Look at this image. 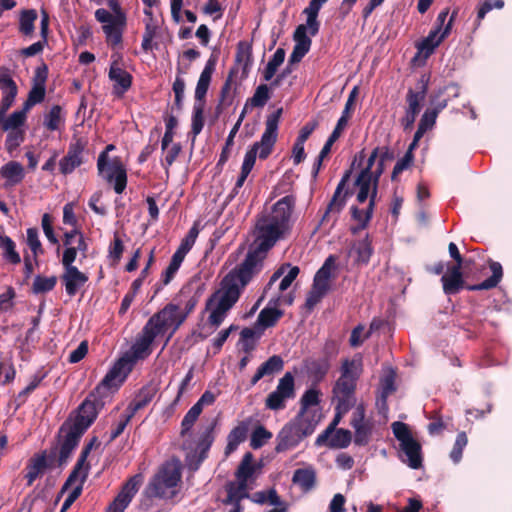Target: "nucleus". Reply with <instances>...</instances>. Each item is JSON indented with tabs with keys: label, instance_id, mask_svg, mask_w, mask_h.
Returning a JSON list of instances; mask_svg holds the SVG:
<instances>
[{
	"label": "nucleus",
	"instance_id": "f704fd0d",
	"mask_svg": "<svg viewBox=\"0 0 512 512\" xmlns=\"http://www.w3.org/2000/svg\"><path fill=\"white\" fill-rule=\"evenodd\" d=\"M374 205H375V191L372 194H370L369 204L366 209H359L357 207H352V209H351L352 217L354 220H356L358 222L357 226L351 227V232L353 234H357L360 230L364 229L368 225V223L372 217Z\"/></svg>",
	"mask_w": 512,
	"mask_h": 512
},
{
	"label": "nucleus",
	"instance_id": "338daca9",
	"mask_svg": "<svg viewBox=\"0 0 512 512\" xmlns=\"http://www.w3.org/2000/svg\"><path fill=\"white\" fill-rule=\"evenodd\" d=\"M8 132L5 146L7 151L12 154L14 150H16L20 144L24 141V131L23 130H6Z\"/></svg>",
	"mask_w": 512,
	"mask_h": 512
},
{
	"label": "nucleus",
	"instance_id": "3c124183",
	"mask_svg": "<svg viewBox=\"0 0 512 512\" xmlns=\"http://www.w3.org/2000/svg\"><path fill=\"white\" fill-rule=\"evenodd\" d=\"M86 479H87V475H85V472L83 474L80 473L76 482L74 484L70 485V487H72V486H74V487L71 490V492L69 493V495L67 496V498L65 499V501L63 502L61 512H66L71 507V505L76 501V499L81 495L82 489H83V484L86 481ZM68 488H69V486L64 490V492Z\"/></svg>",
	"mask_w": 512,
	"mask_h": 512
},
{
	"label": "nucleus",
	"instance_id": "7c9ffc66",
	"mask_svg": "<svg viewBox=\"0 0 512 512\" xmlns=\"http://www.w3.org/2000/svg\"><path fill=\"white\" fill-rule=\"evenodd\" d=\"M321 414L319 410H306L305 412L300 409V412L293 422L305 436L311 435L318 423L320 422Z\"/></svg>",
	"mask_w": 512,
	"mask_h": 512
},
{
	"label": "nucleus",
	"instance_id": "a19ab883",
	"mask_svg": "<svg viewBox=\"0 0 512 512\" xmlns=\"http://www.w3.org/2000/svg\"><path fill=\"white\" fill-rule=\"evenodd\" d=\"M0 249L5 261L13 265L21 262L20 254L16 251V244L9 236L0 235Z\"/></svg>",
	"mask_w": 512,
	"mask_h": 512
},
{
	"label": "nucleus",
	"instance_id": "6e6d98bb",
	"mask_svg": "<svg viewBox=\"0 0 512 512\" xmlns=\"http://www.w3.org/2000/svg\"><path fill=\"white\" fill-rule=\"evenodd\" d=\"M253 500L259 504H269L272 506H283V501L278 496L275 489L259 491L254 493Z\"/></svg>",
	"mask_w": 512,
	"mask_h": 512
},
{
	"label": "nucleus",
	"instance_id": "dca6fc26",
	"mask_svg": "<svg viewBox=\"0 0 512 512\" xmlns=\"http://www.w3.org/2000/svg\"><path fill=\"white\" fill-rule=\"evenodd\" d=\"M294 394V377L287 372L279 379L276 389L267 396L265 406L273 411L282 410L286 407V401L293 398Z\"/></svg>",
	"mask_w": 512,
	"mask_h": 512
},
{
	"label": "nucleus",
	"instance_id": "09e8293b",
	"mask_svg": "<svg viewBox=\"0 0 512 512\" xmlns=\"http://www.w3.org/2000/svg\"><path fill=\"white\" fill-rule=\"evenodd\" d=\"M285 59V51L282 48H278L273 54L272 58L268 61L264 72L263 78L265 81H270L275 76L277 69L283 64Z\"/></svg>",
	"mask_w": 512,
	"mask_h": 512
},
{
	"label": "nucleus",
	"instance_id": "423d86ee",
	"mask_svg": "<svg viewBox=\"0 0 512 512\" xmlns=\"http://www.w3.org/2000/svg\"><path fill=\"white\" fill-rule=\"evenodd\" d=\"M255 245V248L247 253L243 262L231 270L221 282L226 288L236 290L238 296H240L244 287L258 275L263 268V262L268 250H264L260 244Z\"/></svg>",
	"mask_w": 512,
	"mask_h": 512
},
{
	"label": "nucleus",
	"instance_id": "79ce46f5",
	"mask_svg": "<svg viewBox=\"0 0 512 512\" xmlns=\"http://www.w3.org/2000/svg\"><path fill=\"white\" fill-rule=\"evenodd\" d=\"M23 106L20 110L14 111L11 115L0 120V126L3 130H22L21 127L25 124L27 113Z\"/></svg>",
	"mask_w": 512,
	"mask_h": 512
},
{
	"label": "nucleus",
	"instance_id": "6ab92c4d",
	"mask_svg": "<svg viewBox=\"0 0 512 512\" xmlns=\"http://www.w3.org/2000/svg\"><path fill=\"white\" fill-rule=\"evenodd\" d=\"M382 172L383 159L380 161L379 166L376 167L375 172L361 171L355 182L359 188L357 193V201L359 203H364L367 200L371 189V194L375 191V196L377 195L378 180Z\"/></svg>",
	"mask_w": 512,
	"mask_h": 512
},
{
	"label": "nucleus",
	"instance_id": "bb28decb",
	"mask_svg": "<svg viewBox=\"0 0 512 512\" xmlns=\"http://www.w3.org/2000/svg\"><path fill=\"white\" fill-rule=\"evenodd\" d=\"M0 176L4 179L3 187L5 189L15 187L25 178L24 166L17 161H9L1 166Z\"/></svg>",
	"mask_w": 512,
	"mask_h": 512
},
{
	"label": "nucleus",
	"instance_id": "39448f33",
	"mask_svg": "<svg viewBox=\"0 0 512 512\" xmlns=\"http://www.w3.org/2000/svg\"><path fill=\"white\" fill-rule=\"evenodd\" d=\"M328 0H311L309 5L303 10L306 15V23L300 24L294 31L293 40L295 45L289 57V63H299L302 58L309 52L312 41L310 36H315L319 32L320 23L317 20L318 14L322 6Z\"/></svg>",
	"mask_w": 512,
	"mask_h": 512
},
{
	"label": "nucleus",
	"instance_id": "4be33fe9",
	"mask_svg": "<svg viewBox=\"0 0 512 512\" xmlns=\"http://www.w3.org/2000/svg\"><path fill=\"white\" fill-rule=\"evenodd\" d=\"M142 483V476L137 474L131 477L123 486L115 500L110 504L107 512H123L137 493Z\"/></svg>",
	"mask_w": 512,
	"mask_h": 512
},
{
	"label": "nucleus",
	"instance_id": "412c9836",
	"mask_svg": "<svg viewBox=\"0 0 512 512\" xmlns=\"http://www.w3.org/2000/svg\"><path fill=\"white\" fill-rule=\"evenodd\" d=\"M85 148L86 142L82 139H76L69 145L66 156H64L59 163L62 174L67 175L72 173L84 162Z\"/></svg>",
	"mask_w": 512,
	"mask_h": 512
},
{
	"label": "nucleus",
	"instance_id": "052dcab7",
	"mask_svg": "<svg viewBox=\"0 0 512 512\" xmlns=\"http://www.w3.org/2000/svg\"><path fill=\"white\" fill-rule=\"evenodd\" d=\"M352 435L349 430L338 429L330 439L329 445L333 448H346L351 443Z\"/></svg>",
	"mask_w": 512,
	"mask_h": 512
},
{
	"label": "nucleus",
	"instance_id": "473e14b6",
	"mask_svg": "<svg viewBox=\"0 0 512 512\" xmlns=\"http://www.w3.org/2000/svg\"><path fill=\"white\" fill-rule=\"evenodd\" d=\"M215 70V61L212 59H209L203 69V71L200 74V77L198 79L196 88H195V102H204L205 103V96L207 94L212 74Z\"/></svg>",
	"mask_w": 512,
	"mask_h": 512
},
{
	"label": "nucleus",
	"instance_id": "49530a36",
	"mask_svg": "<svg viewBox=\"0 0 512 512\" xmlns=\"http://www.w3.org/2000/svg\"><path fill=\"white\" fill-rule=\"evenodd\" d=\"M277 306L270 305L264 308L258 315L257 323L263 328L272 327L281 318L283 312L276 308Z\"/></svg>",
	"mask_w": 512,
	"mask_h": 512
},
{
	"label": "nucleus",
	"instance_id": "680f3d73",
	"mask_svg": "<svg viewBox=\"0 0 512 512\" xmlns=\"http://www.w3.org/2000/svg\"><path fill=\"white\" fill-rule=\"evenodd\" d=\"M204 102H195L193 106V116H192V133L196 136L198 135L204 126L203 120V111H204Z\"/></svg>",
	"mask_w": 512,
	"mask_h": 512
},
{
	"label": "nucleus",
	"instance_id": "5fc2aeb1",
	"mask_svg": "<svg viewBox=\"0 0 512 512\" xmlns=\"http://www.w3.org/2000/svg\"><path fill=\"white\" fill-rule=\"evenodd\" d=\"M321 392L317 388H310L304 392L300 399V409L304 412L306 410H318L317 407L320 403Z\"/></svg>",
	"mask_w": 512,
	"mask_h": 512
},
{
	"label": "nucleus",
	"instance_id": "8fccbe9b",
	"mask_svg": "<svg viewBox=\"0 0 512 512\" xmlns=\"http://www.w3.org/2000/svg\"><path fill=\"white\" fill-rule=\"evenodd\" d=\"M354 429V442L356 445L364 446L370 441L373 424L371 421L351 425Z\"/></svg>",
	"mask_w": 512,
	"mask_h": 512
},
{
	"label": "nucleus",
	"instance_id": "4d7b16f0",
	"mask_svg": "<svg viewBox=\"0 0 512 512\" xmlns=\"http://www.w3.org/2000/svg\"><path fill=\"white\" fill-rule=\"evenodd\" d=\"M56 283H57L56 276L42 277V276L38 275L34 279L32 290L36 294L46 293V292L53 290Z\"/></svg>",
	"mask_w": 512,
	"mask_h": 512
},
{
	"label": "nucleus",
	"instance_id": "9b49d317",
	"mask_svg": "<svg viewBox=\"0 0 512 512\" xmlns=\"http://www.w3.org/2000/svg\"><path fill=\"white\" fill-rule=\"evenodd\" d=\"M113 387L102 389L97 391L98 386L95 390L89 394V396L83 401L78 410V415L73 422H69L74 427H77L83 433L88 427L94 422L98 415V411L104 406L102 397L106 395Z\"/></svg>",
	"mask_w": 512,
	"mask_h": 512
},
{
	"label": "nucleus",
	"instance_id": "a878e982",
	"mask_svg": "<svg viewBox=\"0 0 512 512\" xmlns=\"http://www.w3.org/2000/svg\"><path fill=\"white\" fill-rule=\"evenodd\" d=\"M50 460L51 457L48 456L46 451L37 453L29 459L25 474L28 486H31L37 478L45 473L50 465Z\"/></svg>",
	"mask_w": 512,
	"mask_h": 512
},
{
	"label": "nucleus",
	"instance_id": "c03bdc74",
	"mask_svg": "<svg viewBox=\"0 0 512 512\" xmlns=\"http://www.w3.org/2000/svg\"><path fill=\"white\" fill-rule=\"evenodd\" d=\"M490 269L492 271L491 277L484 280L480 284L469 286L468 289L474 291V290H488V289L496 287L503 276L502 266L499 262L491 261Z\"/></svg>",
	"mask_w": 512,
	"mask_h": 512
},
{
	"label": "nucleus",
	"instance_id": "f03ea898",
	"mask_svg": "<svg viewBox=\"0 0 512 512\" xmlns=\"http://www.w3.org/2000/svg\"><path fill=\"white\" fill-rule=\"evenodd\" d=\"M295 204L296 198L293 195L284 196L274 203L270 211L257 221L255 244L269 250L277 241L286 238L292 228Z\"/></svg>",
	"mask_w": 512,
	"mask_h": 512
},
{
	"label": "nucleus",
	"instance_id": "2eb2a0df",
	"mask_svg": "<svg viewBox=\"0 0 512 512\" xmlns=\"http://www.w3.org/2000/svg\"><path fill=\"white\" fill-rule=\"evenodd\" d=\"M335 269V258L329 256L322 267L316 272L312 288L308 294L306 303L309 307L317 304L330 289V279Z\"/></svg>",
	"mask_w": 512,
	"mask_h": 512
},
{
	"label": "nucleus",
	"instance_id": "0eeeda50",
	"mask_svg": "<svg viewBox=\"0 0 512 512\" xmlns=\"http://www.w3.org/2000/svg\"><path fill=\"white\" fill-rule=\"evenodd\" d=\"M181 464L179 460H171L162 465L146 487V495L150 498L171 499L176 495V487L181 480Z\"/></svg>",
	"mask_w": 512,
	"mask_h": 512
},
{
	"label": "nucleus",
	"instance_id": "f8f14e48",
	"mask_svg": "<svg viewBox=\"0 0 512 512\" xmlns=\"http://www.w3.org/2000/svg\"><path fill=\"white\" fill-rule=\"evenodd\" d=\"M99 174L109 183L117 194H121L127 186V172L120 158L106 160V153H100L97 161Z\"/></svg>",
	"mask_w": 512,
	"mask_h": 512
},
{
	"label": "nucleus",
	"instance_id": "9d476101",
	"mask_svg": "<svg viewBox=\"0 0 512 512\" xmlns=\"http://www.w3.org/2000/svg\"><path fill=\"white\" fill-rule=\"evenodd\" d=\"M392 431L395 438L400 442V448L406 456V463L412 469H418L421 467L422 458H421V446L420 444L412 437V434L408 428V425L396 421L392 423Z\"/></svg>",
	"mask_w": 512,
	"mask_h": 512
},
{
	"label": "nucleus",
	"instance_id": "1a4fd4ad",
	"mask_svg": "<svg viewBox=\"0 0 512 512\" xmlns=\"http://www.w3.org/2000/svg\"><path fill=\"white\" fill-rule=\"evenodd\" d=\"M239 296L236 290L228 289L221 284L207 301V309L210 310L208 321L211 325L218 327L225 319L227 312L238 301Z\"/></svg>",
	"mask_w": 512,
	"mask_h": 512
},
{
	"label": "nucleus",
	"instance_id": "ea45409f",
	"mask_svg": "<svg viewBox=\"0 0 512 512\" xmlns=\"http://www.w3.org/2000/svg\"><path fill=\"white\" fill-rule=\"evenodd\" d=\"M252 460V454L250 452L246 453L237 469L236 477L239 482L240 490L247 489L248 480L254 473Z\"/></svg>",
	"mask_w": 512,
	"mask_h": 512
},
{
	"label": "nucleus",
	"instance_id": "69168bd1",
	"mask_svg": "<svg viewBox=\"0 0 512 512\" xmlns=\"http://www.w3.org/2000/svg\"><path fill=\"white\" fill-rule=\"evenodd\" d=\"M269 99V87L266 84H261L256 88L250 103L253 107H263Z\"/></svg>",
	"mask_w": 512,
	"mask_h": 512
},
{
	"label": "nucleus",
	"instance_id": "de8ad7c7",
	"mask_svg": "<svg viewBox=\"0 0 512 512\" xmlns=\"http://www.w3.org/2000/svg\"><path fill=\"white\" fill-rule=\"evenodd\" d=\"M64 124V116L62 108L59 105L51 107L49 112L44 116V126L49 131L59 130Z\"/></svg>",
	"mask_w": 512,
	"mask_h": 512
},
{
	"label": "nucleus",
	"instance_id": "c85d7f7f",
	"mask_svg": "<svg viewBox=\"0 0 512 512\" xmlns=\"http://www.w3.org/2000/svg\"><path fill=\"white\" fill-rule=\"evenodd\" d=\"M440 33V28H434L431 30L426 38L417 44V54L415 58L423 57L427 59L434 50L440 45V43L447 37L444 36V30Z\"/></svg>",
	"mask_w": 512,
	"mask_h": 512
},
{
	"label": "nucleus",
	"instance_id": "4c0bfd02",
	"mask_svg": "<svg viewBox=\"0 0 512 512\" xmlns=\"http://www.w3.org/2000/svg\"><path fill=\"white\" fill-rule=\"evenodd\" d=\"M248 429V424L245 422H241L230 431V433L227 436V445L225 448L226 455H229L236 451L238 446L245 441Z\"/></svg>",
	"mask_w": 512,
	"mask_h": 512
},
{
	"label": "nucleus",
	"instance_id": "7ed1b4c3",
	"mask_svg": "<svg viewBox=\"0 0 512 512\" xmlns=\"http://www.w3.org/2000/svg\"><path fill=\"white\" fill-rule=\"evenodd\" d=\"M201 412L198 406L193 405L181 422L182 449L186 453L187 464L193 469H197L206 458V454L214 441L212 426L206 427L197 434L191 431Z\"/></svg>",
	"mask_w": 512,
	"mask_h": 512
},
{
	"label": "nucleus",
	"instance_id": "5701e85b",
	"mask_svg": "<svg viewBox=\"0 0 512 512\" xmlns=\"http://www.w3.org/2000/svg\"><path fill=\"white\" fill-rule=\"evenodd\" d=\"M306 436L293 422L286 424L277 435L276 452H284L296 447Z\"/></svg>",
	"mask_w": 512,
	"mask_h": 512
},
{
	"label": "nucleus",
	"instance_id": "c9c22d12",
	"mask_svg": "<svg viewBox=\"0 0 512 512\" xmlns=\"http://www.w3.org/2000/svg\"><path fill=\"white\" fill-rule=\"evenodd\" d=\"M126 24L125 15L115 16L112 23L103 25V32L105 33L106 40L113 46H116L122 41V30Z\"/></svg>",
	"mask_w": 512,
	"mask_h": 512
},
{
	"label": "nucleus",
	"instance_id": "bf43d9fd",
	"mask_svg": "<svg viewBox=\"0 0 512 512\" xmlns=\"http://www.w3.org/2000/svg\"><path fill=\"white\" fill-rule=\"evenodd\" d=\"M272 438V433L265 427L258 426L254 429L250 439V446L253 449L261 448L269 439Z\"/></svg>",
	"mask_w": 512,
	"mask_h": 512
},
{
	"label": "nucleus",
	"instance_id": "13d9d810",
	"mask_svg": "<svg viewBox=\"0 0 512 512\" xmlns=\"http://www.w3.org/2000/svg\"><path fill=\"white\" fill-rule=\"evenodd\" d=\"M253 167H254V164L252 162V157L251 156L244 157V160H243V163L241 166L240 176L238 177L235 187L233 188V190L230 194L231 198L235 197L238 194L239 189L244 185V182L247 179V177H248L249 173L251 172V170L253 169Z\"/></svg>",
	"mask_w": 512,
	"mask_h": 512
},
{
	"label": "nucleus",
	"instance_id": "393cba45",
	"mask_svg": "<svg viewBox=\"0 0 512 512\" xmlns=\"http://www.w3.org/2000/svg\"><path fill=\"white\" fill-rule=\"evenodd\" d=\"M89 277L77 267L64 269L61 275V281L65 287V292L70 297L75 296L77 292L87 283Z\"/></svg>",
	"mask_w": 512,
	"mask_h": 512
},
{
	"label": "nucleus",
	"instance_id": "aec40b11",
	"mask_svg": "<svg viewBox=\"0 0 512 512\" xmlns=\"http://www.w3.org/2000/svg\"><path fill=\"white\" fill-rule=\"evenodd\" d=\"M108 77L113 82V94L122 97L132 86V75L122 68L119 58L112 60Z\"/></svg>",
	"mask_w": 512,
	"mask_h": 512
},
{
	"label": "nucleus",
	"instance_id": "2f4dec72",
	"mask_svg": "<svg viewBox=\"0 0 512 512\" xmlns=\"http://www.w3.org/2000/svg\"><path fill=\"white\" fill-rule=\"evenodd\" d=\"M284 367L283 359L278 355L271 356L267 361L262 363L251 379V386H254L264 377L272 376L282 371Z\"/></svg>",
	"mask_w": 512,
	"mask_h": 512
},
{
	"label": "nucleus",
	"instance_id": "a211bd4d",
	"mask_svg": "<svg viewBox=\"0 0 512 512\" xmlns=\"http://www.w3.org/2000/svg\"><path fill=\"white\" fill-rule=\"evenodd\" d=\"M47 76L48 68L45 64H42L36 68L32 80V88L28 93L27 100L23 104L25 110H30L33 106L41 103L44 100L46 94Z\"/></svg>",
	"mask_w": 512,
	"mask_h": 512
},
{
	"label": "nucleus",
	"instance_id": "f257e3e1",
	"mask_svg": "<svg viewBox=\"0 0 512 512\" xmlns=\"http://www.w3.org/2000/svg\"><path fill=\"white\" fill-rule=\"evenodd\" d=\"M170 332L164 323L154 314L137 334L130 349L114 364L98 385L97 391L109 387H118L132 370L134 364L144 360L152 353L153 343L159 336Z\"/></svg>",
	"mask_w": 512,
	"mask_h": 512
},
{
	"label": "nucleus",
	"instance_id": "0e129e2a",
	"mask_svg": "<svg viewBox=\"0 0 512 512\" xmlns=\"http://www.w3.org/2000/svg\"><path fill=\"white\" fill-rule=\"evenodd\" d=\"M468 443V439L465 432H460L455 440L453 449L450 452V458L454 463H459L462 458L464 448Z\"/></svg>",
	"mask_w": 512,
	"mask_h": 512
},
{
	"label": "nucleus",
	"instance_id": "f3484780",
	"mask_svg": "<svg viewBox=\"0 0 512 512\" xmlns=\"http://www.w3.org/2000/svg\"><path fill=\"white\" fill-rule=\"evenodd\" d=\"M299 272L298 266L290 267L289 264L280 266L271 276L261 298L269 296L271 292H285L297 278Z\"/></svg>",
	"mask_w": 512,
	"mask_h": 512
},
{
	"label": "nucleus",
	"instance_id": "774afa93",
	"mask_svg": "<svg viewBox=\"0 0 512 512\" xmlns=\"http://www.w3.org/2000/svg\"><path fill=\"white\" fill-rule=\"evenodd\" d=\"M152 400V394L149 391H141L140 394L129 404L128 411L129 414L133 417V415L144 408L148 403Z\"/></svg>",
	"mask_w": 512,
	"mask_h": 512
},
{
	"label": "nucleus",
	"instance_id": "603ef678",
	"mask_svg": "<svg viewBox=\"0 0 512 512\" xmlns=\"http://www.w3.org/2000/svg\"><path fill=\"white\" fill-rule=\"evenodd\" d=\"M37 19V12L34 9L23 10L19 19V31L26 36L34 32V23Z\"/></svg>",
	"mask_w": 512,
	"mask_h": 512
},
{
	"label": "nucleus",
	"instance_id": "c756f323",
	"mask_svg": "<svg viewBox=\"0 0 512 512\" xmlns=\"http://www.w3.org/2000/svg\"><path fill=\"white\" fill-rule=\"evenodd\" d=\"M348 175H345L339 182L334 195L327 206L326 212L322 217L321 222L329 221L332 215H338L346 204V196L342 194L345 187L346 179Z\"/></svg>",
	"mask_w": 512,
	"mask_h": 512
},
{
	"label": "nucleus",
	"instance_id": "e2e57ef3",
	"mask_svg": "<svg viewBox=\"0 0 512 512\" xmlns=\"http://www.w3.org/2000/svg\"><path fill=\"white\" fill-rule=\"evenodd\" d=\"M240 335H241L240 342L242 345V349L246 353H249L250 351H252L254 349L256 340L259 338V335L256 332V330H254L252 328H244L241 331Z\"/></svg>",
	"mask_w": 512,
	"mask_h": 512
},
{
	"label": "nucleus",
	"instance_id": "20e7f679",
	"mask_svg": "<svg viewBox=\"0 0 512 512\" xmlns=\"http://www.w3.org/2000/svg\"><path fill=\"white\" fill-rule=\"evenodd\" d=\"M362 372L363 359L360 354L342 360L340 376L332 388V404L339 405L342 410H350L355 406L357 381Z\"/></svg>",
	"mask_w": 512,
	"mask_h": 512
},
{
	"label": "nucleus",
	"instance_id": "cd10ccee",
	"mask_svg": "<svg viewBox=\"0 0 512 512\" xmlns=\"http://www.w3.org/2000/svg\"><path fill=\"white\" fill-rule=\"evenodd\" d=\"M443 291L447 295L458 293L464 286V280L459 265H454L441 278Z\"/></svg>",
	"mask_w": 512,
	"mask_h": 512
},
{
	"label": "nucleus",
	"instance_id": "e433bc0d",
	"mask_svg": "<svg viewBox=\"0 0 512 512\" xmlns=\"http://www.w3.org/2000/svg\"><path fill=\"white\" fill-rule=\"evenodd\" d=\"M418 91H414L412 89L408 90L407 93V108L406 111L413 112L418 114L421 110V103L424 101L426 93H427V80L422 77L419 81Z\"/></svg>",
	"mask_w": 512,
	"mask_h": 512
},
{
	"label": "nucleus",
	"instance_id": "72a5a7b5",
	"mask_svg": "<svg viewBox=\"0 0 512 512\" xmlns=\"http://www.w3.org/2000/svg\"><path fill=\"white\" fill-rule=\"evenodd\" d=\"M372 253L373 248L368 235H366L364 239L356 241L350 249V256L359 265H366Z\"/></svg>",
	"mask_w": 512,
	"mask_h": 512
},
{
	"label": "nucleus",
	"instance_id": "37998d69",
	"mask_svg": "<svg viewBox=\"0 0 512 512\" xmlns=\"http://www.w3.org/2000/svg\"><path fill=\"white\" fill-rule=\"evenodd\" d=\"M315 472L313 469L305 468V469H297L292 478V482L299 486L301 490L307 492L311 490L315 485Z\"/></svg>",
	"mask_w": 512,
	"mask_h": 512
},
{
	"label": "nucleus",
	"instance_id": "864d4df0",
	"mask_svg": "<svg viewBox=\"0 0 512 512\" xmlns=\"http://www.w3.org/2000/svg\"><path fill=\"white\" fill-rule=\"evenodd\" d=\"M26 243L29 246L36 264H38V256L44 253L39 232L36 228H28L26 230Z\"/></svg>",
	"mask_w": 512,
	"mask_h": 512
},
{
	"label": "nucleus",
	"instance_id": "58836bf2",
	"mask_svg": "<svg viewBox=\"0 0 512 512\" xmlns=\"http://www.w3.org/2000/svg\"><path fill=\"white\" fill-rule=\"evenodd\" d=\"M87 250L88 244L85 239L81 238H79L78 244L73 246H66L61 260L63 269L76 267L74 262L76 260L77 253L79 252L82 257L85 258Z\"/></svg>",
	"mask_w": 512,
	"mask_h": 512
},
{
	"label": "nucleus",
	"instance_id": "b1692460",
	"mask_svg": "<svg viewBox=\"0 0 512 512\" xmlns=\"http://www.w3.org/2000/svg\"><path fill=\"white\" fill-rule=\"evenodd\" d=\"M95 446H99V442L96 437L92 438L90 440V442L88 444H86L85 447L83 448V450L81 451V454H80L72 472L68 476L66 482L64 483V485L59 493V497L64 493V490L68 486H70L76 482L80 473L83 474L85 472V475L88 476L90 466H89V464L86 463V460H87V457L90 454L91 450Z\"/></svg>",
	"mask_w": 512,
	"mask_h": 512
},
{
	"label": "nucleus",
	"instance_id": "4468645a",
	"mask_svg": "<svg viewBox=\"0 0 512 512\" xmlns=\"http://www.w3.org/2000/svg\"><path fill=\"white\" fill-rule=\"evenodd\" d=\"M197 300L191 297L184 305V307L169 303L163 309L155 313L157 318L164 323L168 328L169 335L166 342L172 337L176 330L183 324L187 316L194 310Z\"/></svg>",
	"mask_w": 512,
	"mask_h": 512
},
{
	"label": "nucleus",
	"instance_id": "ddd939ff",
	"mask_svg": "<svg viewBox=\"0 0 512 512\" xmlns=\"http://www.w3.org/2000/svg\"><path fill=\"white\" fill-rule=\"evenodd\" d=\"M83 434L77 427L65 422L59 430L58 443L51 450L50 457L53 458L58 455L59 466L65 465Z\"/></svg>",
	"mask_w": 512,
	"mask_h": 512
},
{
	"label": "nucleus",
	"instance_id": "a18cd8bd",
	"mask_svg": "<svg viewBox=\"0 0 512 512\" xmlns=\"http://www.w3.org/2000/svg\"><path fill=\"white\" fill-rule=\"evenodd\" d=\"M144 13L148 17V19L145 21V31L143 34L141 47L144 51H149L152 50V41L153 38L156 36L158 24L153 19L152 12L150 9H145Z\"/></svg>",
	"mask_w": 512,
	"mask_h": 512
},
{
	"label": "nucleus",
	"instance_id": "6e6552de",
	"mask_svg": "<svg viewBox=\"0 0 512 512\" xmlns=\"http://www.w3.org/2000/svg\"><path fill=\"white\" fill-rule=\"evenodd\" d=\"M282 114V108H279L272 114L268 115L265 122V130L261 136L260 141L255 142L251 148L246 152L244 157L251 156L252 162L255 164L256 157L266 159L272 152V149L277 141L278 124Z\"/></svg>",
	"mask_w": 512,
	"mask_h": 512
}]
</instances>
